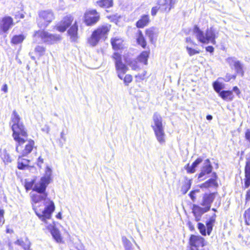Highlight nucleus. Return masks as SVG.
Here are the masks:
<instances>
[{
  "label": "nucleus",
  "instance_id": "4468645a",
  "mask_svg": "<svg viewBox=\"0 0 250 250\" xmlns=\"http://www.w3.org/2000/svg\"><path fill=\"white\" fill-rule=\"evenodd\" d=\"M158 33V29L155 27H149L147 28L145 31L146 37L149 39V41L152 43L156 40Z\"/></svg>",
  "mask_w": 250,
  "mask_h": 250
},
{
  "label": "nucleus",
  "instance_id": "5fc2aeb1",
  "mask_svg": "<svg viewBox=\"0 0 250 250\" xmlns=\"http://www.w3.org/2000/svg\"><path fill=\"white\" fill-rule=\"evenodd\" d=\"M3 213V210L0 209V223H1V222H2L3 223L4 222Z\"/></svg>",
  "mask_w": 250,
  "mask_h": 250
},
{
  "label": "nucleus",
  "instance_id": "774afa93",
  "mask_svg": "<svg viewBox=\"0 0 250 250\" xmlns=\"http://www.w3.org/2000/svg\"><path fill=\"white\" fill-rule=\"evenodd\" d=\"M125 250H134L133 247L132 246V247H130V248H129L128 249H126Z\"/></svg>",
  "mask_w": 250,
  "mask_h": 250
},
{
  "label": "nucleus",
  "instance_id": "f03ea898",
  "mask_svg": "<svg viewBox=\"0 0 250 250\" xmlns=\"http://www.w3.org/2000/svg\"><path fill=\"white\" fill-rule=\"evenodd\" d=\"M12 129L13 137L16 142V150L26 156L32 150L34 142L32 140H27V133L21 118L17 112L14 110L11 116Z\"/></svg>",
  "mask_w": 250,
  "mask_h": 250
},
{
  "label": "nucleus",
  "instance_id": "4be33fe9",
  "mask_svg": "<svg viewBox=\"0 0 250 250\" xmlns=\"http://www.w3.org/2000/svg\"><path fill=\"white\" fill-rule=\"evenodd\" d=\"M203 161L201 158H197L191 166L188 164L186 169L188 173H192L195 171V168Z\"/></svg>",
  "mask_w": 250,
  "mask_h": 250
},
{
  "label": "nucleus",
  "instance_id": "603ef678",
  "mask_svg": "<svg viewBox=\"0 0 250 250\" xmlns=\"http://www.w3.org/2000/svg\"><path fill=\"white\" fill-rule=\"evenodd\" d=\"M215 217H216V215L215 214H214L210 218L209 221H208L207 222L209 223L212 224H213L215 221Z\"/></svg>",
  "mask_w": 250,
  "mask_h": 250
},
{
  "label": "nucleus",
  "instance_id": "a19ab883",
  "mask_svg": "<svg viewBox=\"0 0 250 250\" xmlns=\"http://www.w3.org/2000/svg\"><path fill=\"white\" fill-rule=\"evenodd\" d=\"M198 228L200 233L203 235H204V236L206 235V233H207L206 228L203 224H202L201 223H199L198 224Z\"/></svg>",
  "mask_w": 250,
  "mask_h": 250
},
{
  "label": "nucleus",
  "instance_id": "c9c22d12",
  "mask_svg": "<svg viewBox=\"0 0 250 250\" xmlns=\"http://www.w3.org/2000/svg\"><path fill=\"white\" fill-rule=\"evenodd\" d=\"M25 38V36L23 34L15 35L12 38L11 42L14 45H18L21 43L24 40Z\"/></svg>",
  "mask_w": 250,
  "mask_h": 250
},
{
  "label": "nucleus",
  "instance_id": "3c124183",
  "mask_svg": "<svg viewBox=\"0 0 250 250\" xmlns=\"http://www.w3.org/2000/svg\"><path fill=\"white\" fill-rule=\"evenodd\" d=\"M158 9H160L159 8V7H157V6L153 7L151 11V15L152 16H155L156 14Z\"/></svg>",
  "mask_w": 250,
  "mask_h": 250
},
{
  "label": "nucleus",
  "instance_id": "f8f14e48",
  "mask_svg": "<svg viewBox=\"0 0 250 250\" xmlns=\"http://www.w3.org/2000/svg\"><path fill=\"white\" fill-rule=\"evenodd\" d=\"M73 20V18L72 16H66L60 23L56 26L57 30L61 32H64L67 28L71 24Z\"/></svg>",
  "mask_w": 250,
  "mask_h": 250
},
{
  "label": "nucleus",
  "instance_id": "a18cd8bd",
  "mask_svg": "<svg viewBox=\"0 0 250 250\" xmlns=\"http://www.w3.org/2000/svg\"><path fill=\"white\" fill-rule=\"evenodd\" d=\"M245 217L246 223L249 225L250 224V208L245 211Z\"/></svg>",
  "mask_w": 250,
  "mask_h": 250
},
{
  "label": "nucleus",
  "instance_id": "dca6fc26",
  "mask_svg": "<svg viewBox=\"0 0 250 250\" xmlns=\"http://www.w3.org/2000/svg\"><path fill=\"white\" fill-rule=\"evenodd\" d=\"M44 42L48 44H53L60 42L62 38L59 35L52 34L46 31Z\"/></svg>",
  "mask_w": 250,
  "mask_h": 250
},
{
  "label": "nucleus",
  "instance_id": "4c0bfd02",
  "mask_svg": "<svg viewBox=\"0 0 250 250\" xmlns=\"http://www.w3.org/2000/svg\"><path fill=\"white\" fill-rule=\"evenodd\" d=\"M122 240L125 250L133 246L132 243L125 236H123Z\"/></svg>",
  "mask_w": 250,
  "mask_h": 250
},
{
  "label": "nucleus",
  "instance_id": "f704fd0d",
  "mask_svg": "<svg viewBox=\"0 0 250 250\" xmlns=\"http://www.w3.org/2000/svg\"><path fill=\"white\" fill-rule=\"evenodd\" d=\"M123 40L119 37H115L111 39V43L112 47H120L123 45Z\"/></svg>",
  "mask_w": 250,
  "mask_h": 250
},
{
  "label": "nucleus",
  "instance_id": "09e8293b",
  "mask_svg": "<svg viewBox=\"0 0 250 250\" xmlns=\"http://www.w3.org/2000/svg\"><path fill=\"white\" fill-rule=\"evenodd\" d=\"M43 163V159L41 156H40L38 159V161H37V166L40 168H41Z\"/></svg>",
  "mask_w": 250,
  "mask_h": 250
},
{
  "label": "nucleus",
  "instance_id": "052dcab7",
  "mask_svg": "<svg viewBox=\"0 0 250 250\" xmlns=\"http://www.w3.org/2000/svg\"><path fill=\"white\" fill-rule=\"evenodd\" d=\"M24 16L22 13L19 14V15H15V18H17H17L23 19V18H24Z\"/></svg>",
  "mask_w": 250,
  "mask_h": 250
},
{
  "label": "nucleus",
  "instance_id": "6ab92c4d",
  "mask_svg": "<svg viewBox=\"0 0 250 250\" xmlns=\"http://www.w3.org/2000/svg\"><path fill=\"white\" fill-rule=\"evenodd\" d=\"M149 22L150 19L149 16L148 15H143L136 22V26L138 28H143L146 26Z\"/></svg>",
  "mask_w": 250,
  "mask_h": 250
},
{
  "label": "nucleus",
  "instance_id": "bf43d9fd",
  "mask_svg": "<svg viewBox=\"0 0 250 250\" xmlns=\"http://www.w3.org/2000/svg\"><path fill=\"white\" fill-rule=\"evenodd\" d=\"M61 138L63 140L64 142L66 141V138L64 136V133L63 131H62L61 133Z\"/></svg>",
  "mask_w": 250,
  "mask_h": 250
},
{
  "label": "nucleus",
  "instance_id": "6e6552de",
  "mask_svg": "<svg viewBox=\"0 0 250 250\" xmlns=\"http://www.w3.org/2000/svg\"><path fill=\"white\" fill-rule=\"evenodd\" d=\"M100 20V14L96 10H88L84 13V22L87 26L96 24Z\"/></svg>",
  "mask_w": 250,
  "mask_h": 250
},
{
  "label": "nucleus",
  "instance_id": "a878e982",
  "mask_svg": "<svg viewBox=\"0 0 250 250\" xmlns=\"http://www.w3.org/2000/svg\"><path fill=\"white\" fill-rule=\"evenodd\" d=\"M136 37L138 44L141 46V47H146V42L142 31L140 30H138Z\"/></svg>",
  "mask_w": 250,
  "mask_h": 250
},
{
  "label": "nucleus",
  "instance_id": "0e129e2a",
  "mask_svg": "<svg viewBox=\"0 0 250 250\" xmlns=\"http://www.w3.org/2000/svg\"><path fill=\"white\" fill-rule=\"evenodd\" d=\"M206 50L210 53H212L214 51V48H206Z\"/></svg>",
  "mask_w": 250,
  "mask_h": 250
},
{
  "label": "nucleus",
  "instance_id": "2eb2a0df",
  "mask_svg": "<svg viewBox=\"0 0 250 250\" xmlns=\"http://www.w3.org/2000/svg\"><path fill=\"white\" fill-rule=\"evenodd\" d=\"M215 198V193H211L206 194L203 198V202L201 205L204 206L207 210H209L210 208L211 204Z\"/></svg>",
  "mask_w": 250,
  "mask_h": 250
},
{
  "label": "nucleus",
  "instance_id": "338daca9",
  "mask_svg": "<svg viewBox=\"0 0 250 250\" xmlns=\"http://www.w3.org/2000/svg\"><path fill=\"white\" fill-rule=\"evenodd\" d=\"M206 118L208 120H211L212 119V116L210 115H208L207 116Z\"/></svg>",
  "mask_w": 250,
  "mask_h": 250
},
{
  "label": "nucleus",
  "instance_id": "0eeeda50",
  "mask_svg": "<svg viewBox=\"0 0 250 250\" xmlns=\"http://www.w3.org/2000/svg\"><path fill=\"white\" fill-rule=\"evenodd\" d=\"M54 18V14L52 10H41L39 12L38 18L37 19L38 26L40 28L45 29Z\"/></svg>",
  "mask_w": 250,
  "mask_h": 250
},
{
  "label": "nucleus",
  "instance_id": "bb28decb",
  "mask_svg": "<svg viewBox=\"0 0 250 250\" xmlns=\"http://www.w3.org/2000/svg\"><path fill=\"white\" fill-rule=\"evenodd\" d=\"M219 96L224 100L231 101L233 99L232 92L231 91H222L219 93Z\"/></svg>",
  "mask_w": 250,
  "mask_h": 250
},
{
  "label": "nucleus",
  "instance_id": "f3484780",
  "mask_svg": "<svg viewBox=\"0 0 250 250\" xmlns=\"http://www.w3.org/2000/svg\"><path fill=\"white\" fill-rule=\"evenodd\" d=\"M212 170V167L208 159H207L204 163L203 166L202 168L201 171L199 174L198 178H202L206 174L210 173Z\"/></svg>",
  "mask_w": 250,
  "mask_h": 250
},
{
  "label": "nucleus",
  "instance_id": "cd10ccee",
  "mask_svg": "<svg viewBox=\"0 0 250 250\" xmlns=\"http://www.w3.org/2000/svg\"><path fill=\"white\" fill-rule=\"evenodd\" d=\"M149 51H143L138 57L137 59L140 62L143 63L144 64H147V60L149 57Z\"/></svg>",
  "mask_w": 250,
  "mask_h": 250
},
{
  "label": "nucleus",
  "instance_id": "5701e85b",
  "mask_svg": "<svg viewBox=\"0 0 250 250\" xmlns=\"http://www.w3.org/2000/svg\"><path fill=\"white\" fill-rule=\"evenodd\" d=\"M46 31H37L35 32L33 35L34 40L36 42H40L41 41L44 42Z\"/></svg>",
  "mask_w": 250,
  "mask_h": 250
},
{
  "label": "nucleus",
  "instance_id": "473e14b6",
  "mask_svg": "<svg viewBox=\"0 0 250 250\" xmlns=\"http://www.w3.org/2000/svg\"><path fill=\"white\" fill-rule=\"evenodd\" d=\"M51 176L52 170L49 167H47L44 176H42L41 179L49 184L51 180Z\"/></svg>",
  "mask_w": 250,
  "mask_h": 250
},
{
  "label": "nucleus",
  "instance_id": "393cba45",
  "mask_svg": "<svg viewBox=\"0 0 250 250\" xmlns=\"http://www.w3.org/2000/svg\"><path fill=\"white\" fill-rule=\"evenodd\" d=\"M49 229L54 239L57 242H60L62 241V237L59 230L53 226H50Z\"/></svg>",
  "mask_w": 250,
  "mask_h": 250
},
{
  "label": "nucleus",
  "instance_id": "b1692460",
  "mask_svg": "<svg viewBox=\"0 0 250 250\" xmlns=\"http://www.w3.org/2000/svg\"><path fill=\"white\" fill-rule=\"evenodd\" d=\"M45 52L44 48H35L34 53L30 52L29 55L33 60L36 59V57H40Z\"/></svg>",
  "mask_w": 250,
  "mask_h": 250
},
{
  "label": "nucleus",
  "instance_id": "f257e3e1",
  "mask_svg": "<svg viewBox=\"0 0 250 250\" xmlns=\"http://www.w3.org/2000/svg\"><path fill=\"white\" fill-rule=\"evenodd\" d=\"M49 183L42 179L39 182L35 184L33 191L36 193H30L33 209L37 215L45 223L47 220L50 219L51 214L55 210L54 202L48 198V193L46 189Z\"/></svg>",
  "mask_w": 250,
  "mask_h": 250
},
{
  "label": "nucleus",
  "instance_id": "de8ad7c7",
  "mask_svg": "<svg viewBox=\"0 0 250 250\" xmlns=\"http://www.w3.org/2000/svg\"><path fill=\"white\" fill-rule=\"evenodd\" d=\"M213 225V224H210L208 222H207V223H206L207 233L208 235H210V234L212 230Z\"/></svg>",
  "mask_w": 250,
  "mask_h": 250
},
{
  "label": "nucleus",
  "instance_id": "6e6d98bb",
  "mask_svg": "<svg viewBox=\"0 0 250 250\" xmlns=\"http://www.w3.org/2000/svg\"><path fill=\"white\" fill-rule=\"evenodd\" d=\"M146 71H144L142 74H140L138 75V77L142 80H144L146 78Z\"/></svg>",
  "mask_w": 250,
  "mask_h": 250
},
{
  "label": "nucleus",
  "instance_id": "8fccbe9b",
  "mask_svg": "<svg viewBox=\"0 0 250 250\" xmlns=\"http://www.w3.org/2000/svg\"><path fill=\"white\" fill-rule=\"evenodd\" d=\"M246 139L250 143V129L246 130L245 133Z\"/></svg>",
  "mask_w": 250,
  "mask_h": 250
},
{
  "label": "nucleus",
  "instance_id": "c85d7f7f",
  "mask_svg": "<svg viewBox=\"0 0 250 250\" xmlns=\"http://www.w3.org/2000/svg\"><path fill=\"white\" fill-rule=\"evenodd\" d=\"M245 188H248L250 186V166H245Z\"/></svg>",
  "mask_w": 250,
  "mask_h": 250
},
{
  "label": "nucleus",
  "instance_id": "69168bd1",
  "mask_svg": "<svg viewBox=\"0 0 250 250\" xmlns=\"http://www.w3.org/2000/svg\"><path fill=\"white\" fill-rule=\"evenodd\" d=\"M188 226H189L190 229L193 230L194 229V227L192 225V224L190 222H188Z\"/></svg>",
  "mask_w": 250,
  "mask_h": 250
},
{
  "label": "nucleus",
  "instance_id": "2f4dec72",
  "mask_svg": "<svg viewBox=\"0 0 250 250\" xmlns=\"http://www.w3.org/2000/svg\"><path fill=\"white\" fill-rule=\"evenodd\" d=\"M208 211L205 208H201L198 206L194 205L193 206L192 212L194 215H201L205 212Z\"/></svg>",
  "mask_w": 250,
  "mask_h": 250
},
{
  "label": "nucleus",
  "instance_id": "13d9d810",
  "mask_svg": "<svg viewBox=\"0 0 250 250\" xmlns=\"http://www.w3.org/2000/svg\"><path fill=\"white\" fill-rule=\"evenodd\" d=\"M233 91L235 92L237 95H239L240 93L239 88L237 86L233 87Z\"/></svg>",
  "mask_w": 250,
  "mask_h": 250
},
{
  "label": "nucleus",
  "instance_id": "9d476101",
  "mask_svg": "<svg viewBox=\"0 0 250 250\" xmlns=\"http://www.w3.org/2000/svg\"><path fill=\"white\" fill-rule=\"evenodd\" d=\"M206 243L204 238L200 236L191 235L190 237V250L192 249L198 250L200 247L203 248L205 246Z\"/></svg>",
  "mask_w": 250,
  "mask_h": 250
},
{
  "label": "nucleus",
  "instance_id": "423d86ee",
  "mask_svg": "<svg viewBox=\"0 0 250 250\" xmlns=\"http://www.w3.org/2000/svg\"><path fill=\"white\" fill-rule=\"evenodd\" d=\"M115 52L112 55V58L114 60L115 66L118 77L121 79H123V76L128 71V68L127 65L124 63L122 59V52L120 51V48H115Z\"/></svg>",
  "mask_w": 250,
  "mask_h": 250
},
{
  "label": "nucleus",
  "instance_id": "aec40b11",
  "mask_svg": "<svg viewBox=\"0 0 250 250\" xmlns=\"http://www.w3.org/2000/svg\"><path fill=\"white\" fill-rule=\"evenodd\" d=\"M217 176L216 173H212V178L209 179L204 183L202 184L201 188H208L210 187H215L218 186L217 183L216 181Z\"/></svg>",
  "mask_w": 250,
  "mask_h": 250
},
{
  "label": "nucleus",
  "instance_id": "c03bdc74",
  "mask_svg": "<svg viewBox=\"0 0 250 250\" xmlns=\"http://www.w3.org/2000/svg\"><path fill=\"white\" fill-rule=\"evenodd\" d=\"M34 181L32 180L30 182H27L25 183V187L26 190H30L32 189L34 186Z\"/></svg>",
  "mask_w": 250,
  "mask_h": 250
},
{
  "label": "nucleus",
  "instance_id": "9b49d317",
  "mask_svg": "<svg viewBox=\"0 0 250 250\" xmlns=\"http://www.w3.org/2000/svg\"><path fill=\"white\" fill-rule=\"evenodd\" d=\"M175 0H159L158 4L159 8L163 12H168L171 8L174 7Z\"/></svg>",
  "mask_w": 250,
  "mask_h": 250
},
{
  "label": "nucleus",
  "instance_id": "412c9836",
  "mask_svg": "<svg viewBox=\"0 0 250 250\" xmlns=\"http://www.w3.org/2000/svg\"><path fill=\"white\" fill-rule=\"evenodd\" d=\"M78 25L77 22L71 26L68 30V34L70 37L72 41L75 42L77 39Z\"/></svg>",
  "mask_w": 250,
  "mask_h": 250
},
{
  "label": "nucleus",
  "instance_id": "1a4fd4ad",
  "mask_svg": "<svg viewBox=\"0 0 250 250\" xmlns=\"http://www.w3.org/2000/svg\"><path fill=\"white\" fill-rule=\"evenodd\" d=\"M14 25L13 18L9 16L0 19V35L7 33L8 30Z\"/></svg>",
  "mask_w": 250,
  "mask_h": 250
},
{
  "label": "nucleus",
  "instance_id": "49530a36",
  "mask_svg": "<svg viewBox=\"0 0 250 250\" xmlns=\"http://www.w3.org/2000/svg\"><path fill=\"white\" fill-rule=\"evenodd\" d=\"M200 191V189H196V190H192L189 194V197H190L191 199L193 201H194V200H195L196 199V197L195 196V194H196V193H198V192H199Z\"/></svg>",
  "mask_w": 250,
  "mask_h": 250
},
{
  "label": "nucleus",
  "instance_id": "37998d69",
  "mask_svg": "<svg viewBox=\"0 0 250 250\" xmlns=\"http://www.w3.org/2000/svg\"><path fill=\"white\" fill-rule=\"evenodd\" d=\"M187 52L190 56H193L199 53V50L193 48H187Z\"/></svg>",
  "mask_w": 250,
  "mask_h": 250
},
{
  "label": "nucleus",
  "instance_id": "a211bd4d",
  "mask_svg": "<svg viewBox=\"0 0 250 250\" xmlns=\"http://www.w3.org/2000/svg\"><path fill=\"white\" fill-rule=\"evenodd\" d=\"M130 57V55L125 54L124 55V60L126 64L129 65L132 70H136L139 69L137 62L135 59H132Z\"/></svg>",
  "mask_w": 250,
  "mask_h": 250
},
{
  "label": "nucleus",
  "instance_id": "58836bf2",
  "mask_svg": "<svg viewBox=\"0 0 250 250\" xmlns=\"http://www.w3.org/2000/svg\"><path fill=\"white\" fill-rule=\"evenodd\" d=\"M191 187V181L190 180H189L184 184V185L182 186L181 188V192L183 194H185L189 190V189Z\"/></svg>",
  "mask_w": 250,
  "mask_h": 250
},
{
  "label": "nucleus",
  "instance_id": "4d7b16f0",
  "mask_svg": "<svg viewBox=\"0 0 250 250\" xmlns=\"http://www.w3.org/2000/svg\"><path fill=\"white\" fill-rule=\"evenodd\" d=\"M246 166H250V153L246 157Z\"/></svg>",
  "mask_w": 250,
  "mask_h": 250
},
{
  "label": "nucleus",
  "instance_id": "864d4df0",
  "mask_svg": "<svg viewBox=\"0 0 250 250\" xmlns=\"http://www.w3.org/2000/svg\"><path fill=\"white\" fill-rule=\"evenodd\" d=\"M235 76H230L227 75L225 78L224 79V80L226 82H229L230 80H231L232 78L235 79Z\"/></svg>",
  "mask_w": 250,
  "mask_h": 250
},
{
  "label": "nucleus",
  "instance_id": "e433bc0d",
  "mask_svg": "<svg viewBox=\"0 0 250 250\" xmlns=\"http://www.w3.org/2000/svg\"><path fill=\"white\" fill-rule=\"evenodd\" d=\"M213 87L215 91L219 94L221 92V90L224 88V85L217 81L213 83Z\"/></svg>",
  "mask_w": 250,
  "mask_h": 250
},
{
  "label": "nucleus",
  "instance_id": "c756f323",
  "mask_svg": "<svg viewBox=\"0 0 250 250\" xmlns=\"http://www.w3.org/2000/svg\"><path fill=\"white\" fill-rule=\"evenodd\" d=\"M96 3L101 7L107 8L112 6L113 0H99Z\"/></svg>",
  "mask_w": 250,
  "mask_h": 250
},
{
  "label": "nucleus",
  "instance_id": "7c9ffc66",
  "mask_svg": "<svg viewBox=\"0 0 250 250\" xmlns=\"http://www.w3.org/2000/svg\"><path fill=\"white\" fill-rule=\"evenodd\" d=\"M29 163L28 160L19 157L18 160V168L20 169H24L28 167Z\"/></svg>",
  "mask_w": 250,
  "mask_h": 250
},
{
  "label": "nucleus",
  "instance_id": "7ed1b4c3",
  "mask_svg": "<svg viewBox=\"0 0 250 250\" xmlns=\"http://www.w3.org/2000/svg\"><path fill=\"white\" fill-rule=\"evenodd\" d=\"M151 127L154 132L157 140L160 144H164L166 142V134L162 123V118L156 112L153 116V123Z\"/></svg>",
  "mask_w": 250,
  "mask_h": 250
},
{
  "label": "nucleus",
  "instance_id": "680f3d73",
  "mask_svg": "<svg viewBox=\"0 0 250 250\" xmlns=\"http://www.w3.org/2000/svg\"><path fill=\"white\" fill-rule=\"evenodd\" d=\"M7 85L5 84H4L2 88V90L4 92H7Z\"/></svg>",
  "mask_w": 250,
  "mask_h": 250
},
{
  "label": "nucleus",
  "instance_id": "39448f33",
  "mask_svg": "<svg viewBox=\"0 0 250 250\" xmlns=\"http://www.w3.org/2000/svg\"><path fill=\"white\" fill-rule=\"evenodd\" d=\"M110 28L111 25L109 24L99 26L93 32L90 38L88 39V42L92 46L96 45L101 39L106 38Z\"/></svg>",
  "mask_w": 250,
  "mask_h": 250
},
{
  "label": "nucleus",
  "instance_id": "e2e57ef3",
  "mask_svg": "<svg viewBox=\"0 0 250 250\" xmlns=\"http://www.w3.org/2000/svg\"><path fill=\"white\" fill-rule=\"evenodd\" d=\"M195 220L198 222L200 220L201 215H194Z\"/></svg>",
  "mask_w": 250,
  "mask_h": 250
},
{
  "label": "nucleus",
  "instance_id": "ea45409f",
  "mask_svg": "<svg viewBox=\"0 0 250 250\" xmlns=\"http://www.w3.org/2000/svg\"><path fill=\"white\" fill-rule=\"evenodd\" d=\"M2 158L4 163L6 164L10 163L12 161V159L10 156L9 154L6 151H4L3 152Z\"/></svg>",
  "mask_w": 250,
  "mask_h": 250
},
{
  "label": "nucleus",
  "instance_id": "79ce46f5",
  "mask_svg": "<svg viewBox=\"0 0 250 250\" xmlns=\"http://www.w3.org/2000/svg\"><path fill=\"white\" fill-rule=\"evenodd\" d=\"M132 81V77L131 75L127 74L124 78V82L126 85H128Z\"/></svg>",
  "mask_w": 250,
  "mask_h": 250
},
{
  "label": "nucleus",
  "instance_id": "ddd939ff",
  "mask_svg": "<svg viewBox=\"0 0 250 250\" xmlns=\"http://www.w3.org/2000/svg\"><path fill=\"white\" fill-rule=\"evenodd\" d=\"M227 61L230 65H233L235 70L238 74L241 76L244 75V71L243 70V66L242 63L236 60L235 58H229Z\"/></svg>",
  "mask_w": 250,
  "mask_h": 250
},
{
  "label": "nucleus",
  "instance_id": "72a5a7b5",
  "mask_svg": "<svg viewBox=\"0 0 250 250\" xmlns=\"http://www.w3.org/2000/svg\"><path fill=\"white\" fill-rule=\"evenodd\" d=\"M15 244L21 246L24 250H27L29 249L30 243L29 240L26 238L25 241L22 239H18L15 242Z\"/></svg>",
  "mask_w": 250,
  "mask_h": 250
},
{
  "label": "nucleus",
  "instance_id": "20e7f679",
  "mask_svg": "<svg viewBox=\"0 0 250 250\" xmlns=\"http://www.w3.org/2000/svg\"><path fill=\"white\" fill-rule=\"evenodd\" d=\"M193 33L197 40L201 43L204 44L210 43L215 44L216 35L212 28L208 29L206 33H204L197 25H195L193 28Z\"/></svg>",
  "mask_w": 250,
  "mask_h": 250
}]
</instances>
